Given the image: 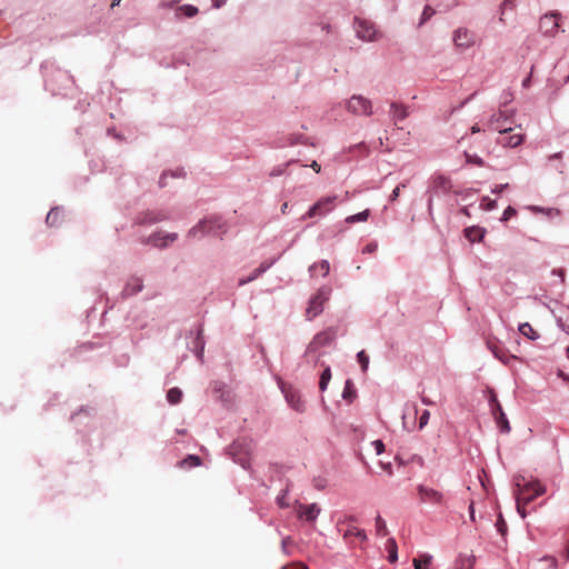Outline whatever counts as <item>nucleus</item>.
Segmentation results:
<instances>
[{
    "label": "nucleus",
    "mask_w": 569,
    "mask_h": 569,
    "mask_svg": "<svg viewBox=\"0 0 569 569\" xmlns=\"http://www.w3.org/2000/svg\"><path fill=\"white\" fill-rule=\"evenodd\" d=\"M513 486L515 498L522 497L525 502H531L537 497L542 496L546 492V486L538 479L527 478L523 475H517L513 477Z\"/></svg>",
    "instance_id": "1"
},
{
    "label": "nucleus",
    "mask_w": 569,
    "mask_h": 569,
    "mask_svg": "<svg viewBox=\"0 0 569 569\" xmlns=\"http://www.w3.org/2000/svg\"><path fill=\"white\" fill-rule=\"evenodd\" d=\"M73 84V78L69 72L57 69L50 77L46 76L44 88L50 91L53 96L67 94L64 90L69 89Z\"/></svg>",
    "instance_id": "2"
},
{
    "label": "nucleus",
    "mask_w": 569,
    "mask_h": 569,
    "mask_svg": "<svg viewBox=\"0 0 569 569\" xmlns=\"http://www.w3.org/2000/svg\"><path fill=\"white\" fill-rule=\"evenodd\" d=\"M332 289L329 286H321L315 295L309 298L308 307L306 309V317L308 320H313L322 313L323 306L329 301Z\"/></svg>",
    "instance_id": "3"
},
{
    "label": "nucleus",
    "mask_w": 569,
    "mask_h": 569,
    "mask_svg": "<svg viewBox=\"0 0 569 569\" xmlns=\"http://www.w3.org/2000/svg\"><path fill=\"white\" fill-rule=\"evenodd\" d=\"M251 451V441L246 438H239L234 440L228 448L227 453L232 460L240 465L243 469L250 467L249 455Z\"/></svg>",
    "instance_id": "4"
},
{
    "label": "nucleus",
    "mask_w": 569,
    "mask_h": 569,
    "mask_svg": "<svg viewBox=\"0 0 569 569\" xmlns=\"http://www.w3.org/2000/svg\"><path fill=\"white\" fill-rule=\"evenodd\" d=\"M515 116V110L506 111L499 110L490 116L488 119V127L491 130H496L499 133H509L512 128L510 124L512 123V118Z\"/></svg>",
    "instance_id": "5"
},
{
    "label": "nucleus",
    "mask_w": 569,
    "mask_h": 569,
    "mask_svg": "<svg viewBox=\"0 0 569 569\" xmlns=\"http://www.w3.org/2000/svg\"><path fill=\"white\" fill-rule=\"evenodd\" d=\"M345 107L348 112L353 116H366L369 117L372 114V102L370 99L361 96L353 94L351 96L345 103Z\"/></svg>",
    "instance_id": "6"
},
{
    "label": "nucleus",
    "mask_w": 569,
    "mask_h": 569,
    "mask_svg": "<svg viewBox=\"0 0 569 569\" xmlns=\"http://www.w3.org/2000/svg\"><path fill=\"white\" fill-rule=\"evenodd\" d=\"M337 337L335 328H328L317 333L306 349V355L317 352L319 349L331 346Z\"/></svg>",
    "instance_id": "7"
},
{
    "label": "nucleus",
    "mask_w": 569,
    "mask_h": 569,
    "mask_svg": "<svg viewBox=\"0 0 569 569\" xmlns=\"http://www.w3.org/2000/svg\"><path fill=\"white\" fill-rule=\"evenodd\" d=\"M337 200V196H328L320 198L315 204H312L309 210L302 216V220L313 218L316 216L325 217L329 212H331L335 208V202Z\"/></svg>",
    "instance_id": "8"
},
{
    "label": "nucleus",
    "mask_w": 569,
    "mask_h": 569,
    "mask_svg": "<svg viewBox=\"0 0 569 569\" xmlns=\"http://www.w3.org/2000/svg\"><path fill=\"white\" fill-rule=\"evenodd\" d=\"M171 219V214L167 209L147 210L139 213L134 222L140 226H151L158 222L167 221Z\"/></svg>",
    "instance_id": "9"
},
{
    "label": "nucleus",
    "mask_w": 569,
    "mask_h": 569,
    "mask_svg": "<svg viewBox=\"0 0 569 569\" xmlns=\"http://www.w3.org/2000/svg\"><path fill=\"white\" fill-rule=\"evenodd\" d=\"M280 389L287 403L290 406L291 409L300 413L305 412L306 403L298 389L282 382L280 383Z\"/></svg>",
    "instance_id": "10"
},
{
    "label": "nucleus",
    "mask_w": 569,
    "mask_h": 569,
    "mask_svg": "<svg viewBox=\"0 0 569 569\" xmlns=\"http://www.w3.org/2000/svg\"><path fill=\"white\" fill-rule=\"evenodd\" d=\"M559 18H561V13L558 11H551L543 14L539 21L541 33L547 37H555L559 30Z\"/></svg>",
    "instance_id": "11"
},
{
    "label": "nucleus",
    "mask_w": 569,
    "mask_h": 569,
    "mask_svg": "<svg viewBox=\"0 0 569 569\" xmlns=\"http://www.w3.org/2000/svg\"><path fill=\"white\" fill-rule=\"evenodd\" d=\"M178 239V233L176 232H160L156 231L150 236L143 238L141 243L149 244L154 248L164 249L168 247L169 242H174Z\"/></svg>",
    "instance_id": "12"
},
{
    "label": "nucleus",
    "mask_w": 569,
    "mask_h": 569,
    "mask_svg": "<svg viewBox=\"0 0 569 569\" xmlns=\"http://www.w3.org/2000/svg\"><path fill=\"white\" fill-rule=\"evenodd\" d=\"M207 220V232L208 236L222 238L228 231V224L226 220L218 214H211L206 217Z\"/></svg>",
    "instance_id": "13"
},
{
    "label": "nucleus",
    "mask_w": 569,
    "mask_h": 569,
    "mask_svg": "<svg viewBox=\"0 0 569 569\" xmlns=\"http://www.w3.org/2000/svg\"><path fill=\"white\" fill-rule=\"evenodd\" d=\"M353 28L359 39L365 41L373 40L376 30L371 22L360 18H355Z\"/></svg>",
    "instance_id": "14"
},
{
    "label": "nucleus",
    "mask_w": 569,
    "mask_h": 569,
    "mask_svg": "<svg viewBox=\"0 0 569 569\" xmlns=\"http://www.w3.org/2000/svg\"><path fill=\"white\" fill-rule=\"evenodd\" d=\"M452 40L458 48L468 49L475 43V36L469 29L461 27L453 32Z\"/></svg>",
    "instance_id": "15"
},
{
    "label": "nucleus",
    "mask_w": 569,
    "mask_h": 569,
    "mask_svg": "<svg viewBox=\"0 0 569 569\" xmlns=\"http://www.w3.org/2000/svg\"><path fill=\"white\" fill-rule=\"evenodd\" d=\"M321 512L318 503L299 505L297 516L300 520L306 522H315Z\"/></svg>",
    "instance_id": "16"
},
{
    "label": "nucleus",
    "mask_w": 569,
    "mask_h": 569,
    "mask_svg": "<svg viewBox=\"0 0 569 569\" xmlns=\"http://www.w3.org/2000/svg\"><path fill=\"white\" fill-rule=\"evenodd\" d=\"M418 492L421 501L423 502H432V503H441L442 502V493L432 488L426 487L423 485L418 486Z\"/></svg>",
    "instance_id": "17"
},
{
    "label": "nucleus",
    "mask_w": 569,
    "mask_h": 569,
    "mask_svg": "<svg viewBox=\"0 0 569 569\" xmlns=\"http://www.w3.org/2000/svg\"><path fill=\"white\" fill-rule=\"evenodd\" d=\"M142 289H143L142 279L139 277H131L127 281L124 288L122 289L121 296L123 298H128V297L139 293L140 291H142Z\"/></svg>",
    "instance_id": "18"
},
{
    "label": "nucleus",
    "mask_w": 569,
    "mask_h": 569,
    "mask_svg": "<svg viewBox=\"0 0 569 569\" xmlns=\"http://www.w3.org/2000/svg\"><path fill=\"white\" fill-rule=\"evenodd\" d=\"M409 116V109L407 106L399 102L390 103V118L395 123L401 122Z\"/></svg>",
    "instance_id": "19"
},
{
    "label": "nucleus",
    "mask_w": 569,
    "mask_h": 569,
    "mask_svg": "<svg viewBox=\"0 0 569 569\" xmlns=\"http://www.w3.org/2000/svg\"><path fill=\"white\" fill-rule=\"evenodd\" d=\"M307 144L308 138H306L303 134L300 133H292L283 138L281 141L278 142L279 148H286V147H292L296 144Z\"/></svg>",
    "instance_id": "20"
},
{
    "label": "nucleus",
    "mask_w": 569,
    "mask_h": 569,
    "mask_svg": "<svg viewBox=\"0 0 569 569\" xmlns=\"http://www.w3.org/2000/svg\"><path fill=\"white\" fill-rule=\"evenodd\" d=\"M523 141V136L520 133L509 134L506 137H501L497 140V143L505 148H516L520 146Z\"/></svg>",
    "instance_id": "21"
},
{
    "label": "nucleus",
    "mask_w": 569,
    "mask_h": 569,
    "mask_svg": "<svg viewBox=\"0 0 569 569\" xmlns=\"http://www.w3.org/2000/svg\"><path fill=\"white\" fill-rule=\"evenodd\" d=\"M187 236L193 239H201L208 236L206 218L201 219L197 224L190 228Z\"/></svg>",
    "instance_id": "22"
},
{
    "label": "nucleus",
    "mask_w": 569,
    "mask_h": 569,
    "mask_svg": "<svg viewBox=\"0 0 569 569\" xmlns=\"http://www.w3.org/2000/svg\"><path fill=\"white\" fill-rule=\"evenodd\" d=\"M486 234V230L479 227H468L465 229V236L470 242H480Z\"/></svg>",
    "instance_id": "23"
},
{
    "label": "nucleus",
    "mask_w": 569,
    "mask_h": 569,
    "mask_svg": "<svg viewBox=\"0 0 569 569\" xmlns=\"http://www.w3.org/2000/svg\"><path fill=\"white\" fill-rule=\"evenodd\" d=\"M211 387H212V391L214 393L219 395V398L222 401H228L229 390H228V386L223 381L216 380L211 383Z\"/></svg>",
    "instance_id": "24"
},
{
    "label": "nucleus",
    "mask_w": 569,
    "mask_h": 569,
    "mask_svg": "<svg viewBox=\"0 0 569 569\" xmlns=\"http://www.w3.org/2000/svg\"><path fill=\"white\" fill-rule=\"evenodd\" d=\"M516 0H503L499 6V22L505 23V17L509 11H513L516 9Z\"/></svg>",
    "instance_id": "25"
},
{
    "label": "nucleus",
    "mask_w": 569,
    "mask_h": 569,
    "mask_svg": "<svg viewBox=\"0 0 569 569\" xmlns=\"http://www.w3.org/2000/svg\"><path fill=\"white\" fill-rule=\"evenodd\" d=\"M203 351H204V339L202 337V328L199 327V329L197 330V337L194 339V348H193V352L194 355L200 359L202 360L203 358Z\"/></svg>",
    "instance_id": "26"
},
{
    "label": "nucleus",
    "mask_w": 569,
    "mask_h": 569,
    "mask_svg": "<svg viewBox=\"0 0 569 569\" xmlns=\"http://www.w3.org/2000/svg\"><path fill=\"white\" fill-rule=\"evenodd\" d=\"M182 469H191L201 465V459L197 455H188L184 459L178 462Z\"/></svg>",
    "instance_id": "27"
},
{
    "label": "nucleus",
    "mask_w": 569,
    "mask_h": 569,
    "mask_svg": "<svg viewBox=\"0 0 569 569\" xmlns=\"http://www.w3.org/2000/svg\"><path fill=\"white\" fill-rule=\"evenodd\" d=\"M199 12L198 8L193 4H182L177 8L176 16H183L186 18H192Z\"/></svg>",
    "instance_id": "28"
},
{
    "label": "nucleus",
    "mask_w": 569,
    "mask_h": 569,
    "mask_svg": "<svg viewBox=\"0 0 569 569\" xmlns=\"http://www.w3.org/2000/svg\"><path fill=\"white\" fill-rule=\"evenodd\" d=\"M518 330L523 337L530 340H537L539 338L538 332L531 327L529 322L520 323Z\"/></svg>",
    "instance_id": "29"
},
{
    "label": "nucleus",
    "mask_w": 569,
    "mask_h": 569,
    "mask_svg": "<svg viewBox=\"0 0 569 569\" xmlns=\"http://www.w3.org/2000/svg\"><path fill=\"white\" fill-rule=\"evenodd\" d=\"M432 188L448 192L451 188L450 180L445 176H437L433 178Z\"/></svg>",
    "instance_id": "30"
},
{
    "label": "nucleus",
    "mask_w": 569,
    "mask_h": 569,
    "mask_svg": "<svg viewBox=\"0 0 569 569\" xmlns=\"http://www.w3.org/2000/svg\"><path fill=\"white\" fill-rule=\"evenodd\" d=\"M182 396H183L182 390L178 387H173V388L169 389L167 392V401L173 406L178 405L181 402Z\"/></svg>",
    "instance_id": "31"
},
{
    "label": "nucleus",
    "mask_w": 569,
    "mask_h": 569,
    "mask_svg": "<svg viewBox=\"0 0 569 569\" xmlns=\"http://www.w3.org/2000/svg\"><path fill=\"white\" fill-rule=\"evenodd\" d=\"M386 548L388 550V560L393 563L398 560V547L397 542L393 538H389L386 542Z\"/></svg>",
    "instance_id": "32"
},
{
    "label": "nucleus",
    "mask_w": 569,
    "mask_h": 569,
    "mask_svg": "<svg viewBox=\"0 0 569 569\" xmlns=\"http://www.w3.org/2000/svg\"><path fill=\"white\" fill-rule=\"evenodd\" d=\"M495 418L501 432L507 433L510 431V425L503 409H500V415H496Z\"/></svg>",
    "instance_id": "33"
},
{
    "label": "nucleus",
    "mask_w": 569,
    "mask_h": 569,
    "mask_svg": "<svg viewBox=\"0 0 569 569\" xmlns=\"http://www.w3.org/2000/svg\"><path fill=\"white\" fill-rule=\"evenodd\" d=\"M342 398L348 402H352L353 399L356 398V389L353 388V383L350 379H347L345 382Z\"/></svg>",
    "instance_id": "34"
},
{
    "label": "nucleus",
    "mask_w": 569,
    "mask_h": 569,
    "mask_svg": "<svg viewBox=\"0 0 569 569\" xmlns=\"http://www.w3.org/2000/svg\"><path fill=\"white\" fill-rule=\"evenodd\" d=\"M369 216H370V210L366 209V210H363L361 212H358L356 214L348 216L345 219V222L346 223L365 222V221L368 220Z\"/></svg>",
    "instance_id": "35"
},
{
    "label": "nucleus",
    "mask_w": 569,
    "mask_h": 569,
    "mask_svg": "<svg viewBox=\"0 0 569 569\" xmlns=\"http://www.w3.org/2000/svg\"><path fill=\"white\" fill-rule=\"evenodd\" d=\"M60 216H61V208H59V207L52 208L46 217L47 224L48 226H57L59 222Z\"/></svg>",
    "instance_id": "36"
},
{
    "label": "nucleus",
    "mask_w": 569,
    "mask_h": 569,
    "mask_svg": "<svg viewBox=\"0 0 569 569\" xmlns=\"http://www.w3.org/2000/svg\"><path fill=\"white\" fill-rule=\"evenodd\" d=\"M330 379H331V369L329 366H327L321 376H320V380H319V389L323 392L327 390L328 388V385L330 382Z\"/></svg>",
    "instance_id": "37"
},
{
    "label": "nucleus",
    "mask_w": 569,
    "mask_h": 569,
    "mask_svg": "<svg viewBox=\"0 0 569 569\" xmlns=\"http://www.w3.org/2000/svg\"><path fill=\"white\" fill-rule=\"evenodd\" d=\"M376 532L380 537H385L388 535L387 523L380 515L376 517Z\"/></svg>",
    "instance_id": "38"
},
{
    "label": "nucleus",
    "mask_w": 569,
    "mask_h": 569,
    "mask_svg": "<svg viewBox=\"0 0 569 569\" xmlns=\"http://www.w3.org/2000/svg\"><path fill=\"white\" fill-rule=\"evenodd\" d=\"M316 268H320V270L322 271V276L323 277H327L329 274V271H330V263L328 260L326 259H322L321 261H319L318 263H313L309 267V271L312 272L313 269Z\"/></svg>",
    "instance_id": "39"
},
{
    "label": "nucleus",
    "mask_w": 569,
    "mask_h": 569,
    "mask_svg": "<svg viewBox=\"0 0 569 569\" xmlns=\"http://www.w3.org/2000/svg\"><path fill=\"white\" fill-rule=\"evenodd\" d=\"M466 162L470 164H475L477 167H483L485 161L481 157H479L477 153H469L465 152Z\"/></svg>",
    "instance_id": "40"
},
{
    "label": "nucleus",
    "mask_w": 569,
    "mask_h": 569,
    "mask_svg": "<svg viewBox=\"0 0 569 569\" xmlns=\"http://www.w3.org/2000/svg\"><path fill=\"white\" fill-rule=\"evenodd\" d=\"M296 162L295 159H291L289 160L288 162H286L284 164H279L277 167H274L271 171H270V177H280L282 176L284 172H286V169L291 164Z\"/></svg>",
    "instance_id": "41"
},
{
    "label": "nucleus",
    "mask_w": 569,
    "mask_h": 569,
    "mask_svg": "<svg viewBox=\"0 0 569 569\" xmlns=\"http://www.w3.org/2000/svg\"><path fill=\"white\" fill-rule=\"evenodd\" d=\"M278 259H279V257L261 262L260 266L257 269H254V271L259 276L263 274L267 270H269L277 262Z\"/></svg>",
    "instance_id": "42"
},
{
    "label": "nucleus",
    "mask_w": 569,
    "mask_h": 569,
    "mask_svg": "<svg viewBox=\"0 0 569 569\" xmlns=\"http://www.w3.org/2000/svg\"><path fill=\"white\" fill-rule=\"evenodd\" d=\"M357 360L358 362L360 363L361 366V370L362 372H367L368 370V367H369V357L367 356V353L365 352V350H361L357 353Z\"/></svg>",
    "instance_id": "43"
},
{
    "label": "nucleus",
    "mask_w": 569,
    "mask_h": 569,
    "mask_svg": "<svg viewBox=\"0 0 569 569\" xmlns=\"http://www.w3.org/2000/svg\"><path fill=\"white\" fill-rule=\"evenodd\" d=\"M480 207L486 211H492L497 207V201L489 197H483L481 199Z\"/></svg>",
    "instance_id": "44"
},
{
    "label": "nucleus",
    "mask_w": 569,
    "mask_h": 569,
    "mask_svg": "<svg viewBox=\"0 0 569 569\" xmlns=\"http://www.w3.org/2000/svg\"><path fill=\"white\" fill-rule=\"evenodd\" d=\"M435 14V10L430 6H426L420 17L419 26L426 23L432 16Z\"/></svg>",
    "instance_id": "45"
},
{
    "label": "nucleus",
    "mask_w": 569,
    "mask_h": 569,
    "mask_svg": "<svg viewBox=\"0 0 569 569\" xmlns=\"http://www.w3.org/2000/svg\"><path fill=\"white\" fill-rule=\"evenodd\" d=\"M489 403H490L491 411H492L493 416L500 415V409H502V407L499 403V401L497 399V396L493 392L491 393V397L489 399Z\"/></svg>",
    "instance_id": "46"
},
{
    "label": "nucleus",
    "mask_w": 569,
    "mask_h": 569,
    "mask_svg": "<svg viewBox=\"0 0 569 569\" xmlns=\"http://www.w3.org/2000/svg\"><path fill=\"white\" fill-rule=\"evenodd\" d=\"M529 502H525V500L522 499V497L520 498H516V508H517V511L519 513V516L525 519L526 516H527V512H526V506L528 505Z\"/></svg>",
    "instance_id": "47"
},
{
    "label": "nucleus",
    "mask_w": 569,
    "mask_h": 569,
    "mask_svg": "<svg viewBox=\"0 0 569 569\" xmlns=\"http://www.w3.org/2000/svg\"><path fill=\"white\" fill-rule=\"evenodd\" d=\"M348 535L356 536V537H358L361 540H367L366 531L362 530V529L356 528V527H352V528L348 529L347 532H346V536H348Z\"/></svg>",
    "instance_id": "48"
},
{
    "label": "nucleus",
    "mask_w": 569,
    "mask_h": 569,
    "mask_svg": "<svg viewBox=\"0 0 569 569\" xmlns=\"http://www.w3.org/2000/svg\"><path fill=\"white\" fill-rule=\"evenodd\" d=\"M260 276L253 270L248 277L246 278H240L239 281H238V286L239 287H242V286H246L247 283L256 280L257 278H259Z\"/></svg>",
    "instance_id": "49"
},
{
    "label": "nucleus",
    "mask_w": 569,
    "mask_h": 569,
    "mask_svg": "<svg viewBox=\"0 0 569 569\" xmlns=\"http://www.w3.org/2000/svg\"><path fill=\"white\" fill-rule=\"evenodd\" d=\"M516 213H517L516 209H515L513 207H511V206H508V207L505 209V211H503V213H502V216H501L500 220H501V221H508V220H509L512 216H515Z\"/></svg>",
    "instance_id": "50"
},
{
    "label": "nucleus",
    "mask_w": 569,
    "mask_h": 569,
    "mask_svg": "<svg viewBox=\"0 0 569 569\" xmlns=\"http://www.w3.org/2000/svg\"><path fill=\"white\" fill-rule=\"evenodd\" d=\"M406 186H407V183H406V182H402V183H400L399 186H397V187L392 190V192H391V194H390V197H389V200H390L391 202L396 201V200L399 198V196H400V190H401V188H406Z\"/></svg>",
    "instance_id": "51"
},
{
    "label": "nucleus",
    "mask_w": 569,
    "mask_h": 569,
    "mask_svg": "<svg viewBox=\"0 0 569 569\" xmlns=\"http://www.w3.org/2000/svg\"><path fill=\"white\" fill-rule=\"evenodd\" d=\"M371 446L373 447L376 455H381L385 451V443L382 440L377 439L371 442Z\"/></svg>",
    "instance_id": "52"
},
{
    "label": "nucleus",
    "mask_w": 569,
    "mask_h": 569,
    "mask_svg": "<svg viewBox=\"0 0 569 569\" xmlns=\"http://www.w3.org/2000/svg\"><path fill=\"white\" fill-rule=\"evenodd\" d=\"M458 4H459V0H448V1L441 0L440 7L445 11H447V10H450V9L457 7Z\"/></svg>",
    "instance_id": "53"
},
{
    "label": "nucleus",
    "mask_w": 569,
    "mask_h": 569,
    "mask_svg": "<svg viewBox=\"0 0 569 569\" xmlns=\"http://www.w3.org/2000/svg\"><path fill=\"white\" fill-rule=\"evenodd\" d=\"M429 417L430 412L428 410H423L419 418V429H422L425 426H427Z\"/></svg>",
    "instance_id": "54"
},
{
    "label": "nucleus",
    "mask_w": 569,
    "mask_h": 569,
    "mask_svg": "<svg viewBox=\"0 0 569 569\" xmlns=\"http://www.w3.org/2000/svg\"><path fill=\"white\" fill-rule=\"evenodd\" d=\"M168 172H169L170 178H182L186 176V171L182 168H178L176 170H170Z\"/></svg>",
    "instance_id": "55"
},
{
    "label": "nucleus",
    "mask_w": 569,
    "mask_h": 569,
    "mask_svg": "<svg viewBox=\"0 0 569 569\" xmlns=\"http://www.w3.org/2000/svg\"><path fill=\"white\" fill-rule=\"evenodd\" d=\"M511 100H512V93L509 92V91H503L502 94H501V102H500V104L501 106H506L509 102H511Z\"/></svg>",
    "instance_id": "56"
},
{
    "label": "nucleus",
    "mask_w": 569,
    "mask_h": 569,
    "mask_svg": "<svg viewBox=\"0 0 569 569\" xmlns=\"http://www.w3.org/2000/svg\"><path fill=\"white\" fill-rule=\"evenodd\" d=\"M419 559L421 560V565L427 568L432 561V556L429 553H422Z\"/></svg>",
    "instance_id": "57"
},
{
    "label": "nucleus",
    "mask_w": 569,
    "mask_h": 569,
    "mask_svg": "<svg viewBox=\"0 0 569 569\" xmlns=\"http://www.w3.org/2000/svg\"><path fill=\"white\" fill-rule=\"evenodd\" d=\"M427 209H428V214L431 219H433V198L431 194H429L428 199H427Z\"/></svg>",
    "instance_id": "58"
},
{
    "label": "nucleus",
    "mask_w": 569,
    "mask_h": 569,
    "mask_svg": "<svg viewBox=\"0 0 569 569\" xmlns=\"http://www.w3.org/2000/svg\"><path fill=\"white\" fill-rule=\"evenodd\" d=\"M287 493L288 491L283 490L282 493L277 497V502L281 508L288 507V503L284 501Z\"/></svg>",
    "instance_id": "59"
},
{
    "label": "nucleus",
    "mask_w": 569,
    "mask_h": 569,
    "mask_svg": "<svg viewBox=\"0 0 569 569\" xmlns=\"http://www.w3.org/2000/svg\"><path fill=\"white\" fill-rule=\"evenodd\" d=\"M461 560L468 563V569H472L476 561V557L473 555H469L463 558L461 557Z\"/></svg>",
    "instance_id": "60"
},
{
    "label": "nucleus",
    "mask_w": 569,
    "mask_h": 569,
    "mask_svg": "<svg viewBox=\"0 0 569 569\" xmlns=\"http://www.w3.org/2000/svg\"><path fill=\"white\" fill-rule=\"evenodd\" d=\"M169 178V172L163 171L162 174L159 178L158 184L160 188L167 187L168 182L167 179Z\"/></svg>",
    "instance_id": "61"
},
{
    "label": "nucleus",
    "mask_w": 569,
    "mask_h": 569,
    "mask_svg": "<svg viewBox=\"0 0 569 569\" xmlns=\"http://www.w3.org/2000/svg\"><path fill=\"white\" fill-rule=\"evenodd\" d=\"M508 183H501V184H496L492 189H491V192L492 193H500L502 192L505 189L508 188Z\"/></svg>",
    "instance_id": "62"
},
{
    "label": "nucleus",
    "mask_w": 569,
    "mask_h": 569,
    "mask_svg": "<svg viewBox=\"0 0 569 569\" xmlns=\"http://www.w3.org/2000/svg\"><path fill=\"white\" fill-rule=\"evenodd\" d=\"M376 249H377V243L371 242V243H368V244L362 249V252H363V253H371V252L376 251Z\"/></svg>",
    "instance_id": "63"
},
{
    "label": "nucleus",
    "mask_w": 569,
    "mask_h": 569,
    "mask_svg": "<svg viewBox=\"0 0 569 569\" xmlns=\"http://www.w3.org/2000/svg\"><path fill=\"white\" fill-rule=\"evenodd\" d=\"M557 325L561 328L566 333L569 335V323L567 325L561 318L557 320Z\"/></svg>",
    "instance_id": "64"
}]
</instances>
